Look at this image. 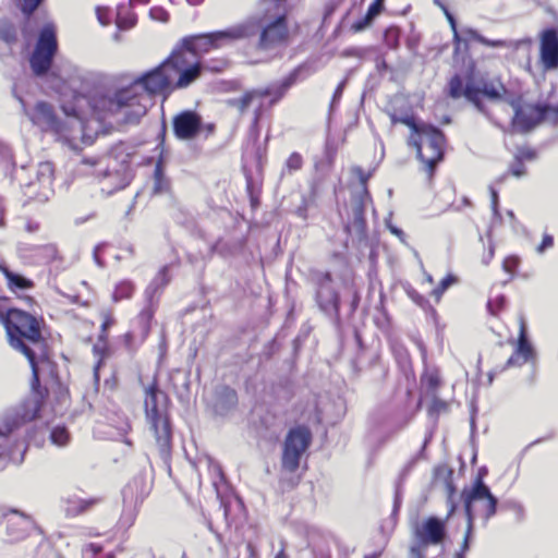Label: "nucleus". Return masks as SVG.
I'll return each instance as SVG.
<instances>
[{"label":"nucleus","instance_id":"obj_44","mask_svg":"<svg viewBox=\"0 0 558 558\" xmlns=\"http://www.w3.org/2000/svg\"><path fill=\"white\" fill-rule=\"evenodd\" d=\"M392 121L400 122V123L407 125L411 130L413 136H416L423 130V126L426 125L425 122L417 121L412 116H403L400 118L392 117Z\"/></svg>","mask_w":558,"mask_h":558},{"label":"nucleus","instance_id":"obj_7","mask_svg":"<svg viewBox=\"0 0 558 558\" xmlns=\"http://www.w3.org/2000/svg\"><path fill=\"white\" fill-rule=\"evenodd\" d=\"M313 300L319 311L335 327L341 326V294L329 270H314L311 274Z\"/></svg>","mask_w":558,"mask_h":558},{"label":"nucleus","instance_id":"obj_37","mask_svg":"<svg viewBox=\"0 0 558 558\" xmlns=\"http://www.w3.org/2000/svg\"><path fill=\"white\" fill-rule=\"evenodd\" d=\"M26 251L34 252V256L38 258L41 264H49L57 259L58 250L54 244H45L38 246H31L25 248Z\"/></svg>","mask_w":558,"mask_h":558},{"label":"nucleus","instance_id":"obj_1","mask_svg":"<svg viewBox=\"0 0 558 558\" xmlns=\"http://www.w3.org/2000/svg\"><path fill=\"white\" fill-rule=\"evenodd\" d=\"M173 57L174 53H170L158 65L141 73L126 85L135 104V109L125 114L126 123H138L146 113V106L141 104L143 94L150 97L162 96L166 99L173 93L172 78L175 77V72L170 68Z\"/></svg>","mask_w":558,"mask_h":558},{"label":"nucleus","instance_id":"obj_6","mask_svg":"<svg viewBox=\"0 0 558 558\" xmlns=\"http://www.w3.org/2000/svg\"><path fill=\"white\" fill-rule=\"evenodd\" d=\"M452 62L454 60L452 59ZM461 65V71L454 73L447 84L446 94L451 99L464 98L472 104L474 108L482 114L488 117L489 110L483 101V96L475 88V70L476 63L469 54V49L460 50L459 62L453 63L454 68Z\"/></svg>","mask_w":558,"mask_h":558},{"label":"nucleus","instance_id":"obj_13","mask_svg":"<svg viewBox=\"0 0 558 558\" xmlns=\"http://www.w3.org/2000/svg\"><path fill=\"white\" fill-rule=\"evenodd\" d=\"M58 52L57 29L53 23H46L38 33L29 65L35 76L47 75Z\"/></svg>","mask_w":558,"mask_h":558},{"label":"nucleus","instance_id":"obj_64","mask_svg":"<svg viewBox=\"0 0 558 558\" xmlns=\"http://www.w3.org/2000/svg\"><path fill=\"white\" fill-rule=\"evenodd\" d=\"M279 350V344L276 339H271L264 348V355L270 359Z\"/></svg>","mask_w":558,"mask_h":558},{"label":"nucleus","instance_id":"obj_53","mask_svg":"<svg viewBox=\"0 0 558 558\" xmlns=\"http://www.w3.org/2000/svg\"><path fill=\"white\" fill-rule=\"evenodd\" d=\"M302 166H303V158L296 151L292 153L286 161V167L288 168L289 171L300 170L302 168Z\"/></svg>","mask_w":558,"mask_h":558},{"label":"nucleus","instance_id":"obj_32","mask_svg":"<svg viewBox=\"0 0 558 558\" xmlns=\"http://www.w3.org/2000/svg\"><path fill=\"white\" fill-rule=\"evenodd\" d=\"M464 514L466 519V530L464 533V537L461 544V547L458 551H456L453 558H465L466 553L471 547V542L474 532V520L475 513L474 508H464Z\"/></svg>","mask_w":558,"mask_h":558},{"label":"nucleus","instance_id":"obj_18","mask_svg":"<svg viewBox=\"0 0 558 558\" xmlns=\"http://www.w3.org/2000/svg\"><path fill=\"white\" fill-rule=\"evenodd\" d=\"M124 509L120 518V525L129 529L133 525L136 512L135 507L143 502L147 492L145 490V478L142 475L133 477L122 489Z\"/></svg>","mask_w":558,"mask_h":558},{"label":"nucleus","instance_id":"obj_59","mask_svg":"<svg viewBox=\"0 0 558 558\" xmlns=\"http://www.w3.org/2000/svg\"><path fill=\"white\" fill-rule=\"evenodd\" d=\"M554 246V236L551 234L545 233L543 235L542 242L537 245L536 252L538 254L545 253L548 248Z\"/></svg>","mask_w":558,"mask_h":558},{"label":"nucleus","instance_id":"obj_38","mask_svg":"<svg viewBox=\"0 0 558 558\" xmlns=\"http://www.w3.org/2000/svg\"><path fill=\"white\" fill-rule=\"evenodd\" d=\"M464 35L466 36L465 40L472 39L475 40L486 47L490 48H502L506 47L507 44L502 39H489L483 36L477 29L472 27H466L463 29ZM464 40V38H462Z\"/></svg>","mask_w":558,"mask_h":558},{"label":"nucleus","instance_id":"obj_51","mask_svg":"<svg viewBox=\"0 0 558 558\" xmlns=\"http://www.w3.org/2000/svg\"><path fill=\"white\" fill-rule=\"evenodd\" d=\"M517 159L521 161H534L537 158V153L535 149L530 147H518L517 153L514 154Z\"/></svg>","mask_w":558,"mask_h":558},{"label":"nucleus","instance_id":"obj_25","mask_svg":"<svg viewBox=\"0 0 558 558\" xmlns=\"http://www.w3.org/2000/svg\"><path fill=\"white\" fill-rule=\"evenodd\" d=\"M475 88L477 93L481 94L484 98L489 101H505L509 97H515L517 95L509 92L506 85L502 83L500 76L494 77H481L480 80L475 78Z\"/></svg>","mask_w":558,"mask_h":558},{"label":"nucleus","instance_id":"obj_39","mask_svg":"<svg viewBox=\"0 0 558 558\" xmlns=\"http://www.w3.org/2000/svg\"><path fill=\"white\" fill-rule=\"evenodd\" d=\"M344 289L350 295L348 315L353 316L360 306L361 302V288L352 280L350 283L344 282Z\"/></svg>","mask_w":558,"mask_h":558},{"label":"nucleus","instance_id":"obj_62","mask_svg":"<svg viewBox=\"0 0 558 558\" xmlns=\"http://www.w3.org/2000/svg\"><path fill=\"white\" fill-rule=\"evenodd\" d=\"M384 10V4L383 3H379V1H373L368 8H367V11L366 13L373 19L375 20L380 13L381 11Z\"/></svg>","mask_w":558,"mask_h":558},{"label":"nucleus","instance_id":"obj_42","mask_svg":"<svg viewBox=\"0 0 558 558\" xmlns=\"http://www.w3.org/2000/svg\"><path fill=\"white\" fill-rule=\"evenodd\" d=\"M501 510L511 511L515 515L518 522H522L525 518V510L521 502L515 499H506L501 502Z\"/></svg>","mask_w":558,"mask_h":558},{"label":"nucleus","instance_id":"obj_3","mask_svg":"<svg viewBox=\"0 0 558 558\" xmlns=\"http://www.w3.org/2000/svg\"><path fill=\"white\" fill-rule=\"evenodd\" d=\"M351 171L359 179L361 189L351 193L343 230L352 238L353 243H355L359 250L371 248L372 244L368 236L365 209L372 203L367 183L373 175V171L365 172L360 166L352 167Z\"/></svg>","mask_w":558,"mask_h":558},{"label":"nucleus","instance_id":"obj_23","mask_svg":"<svg viewBox=\"0 0 558 558\" xmlns=\"http://www.w3.org/2000/svg\"><path fill=\"white\" fill-rule=\"evenodd\" d=\"M25 171V167L22 166L20 171L15 172V180L19 181L22 187H26L27 191L25 193H29L31 195H45L40 190L47 191L50 190L53 182V173L54 168L53 163L50 161L40 162L37 165L35 170L36 180L33 181H24L22 178Z\"/></svg>","mask_w":558,"mask_h":558},{"label":"nucleus","instance_id":"obj_28","mask_svg":"<svg viewBox=\"0 0 558 558\" xmlns=\"http://www.w3.org/2000/svg\"><path fill=\"white\" fill-rule=\"evenodd\" d=\"M239 402L236 391L227 385L216 387L214 392V413L218 416H227L235 410Z\"/></svg>","mask_w":558,"mask_h":558},{"label":"nucleus","instance_id":"obj_12","mask_svg":"<svg viewBox=\"0 0 558 558\" xmlns=\"http://www.w3.org/2000/svg\"><path fill=\"white\" fill-rule=\"evenodd\" d=\"M90 110L100 119L125 110V113L135 109L131 90L122 86L113 90H96L86 97Z\"/></svg>","mask_w":558,"mask_h":558},{"label":"nucleus","instance_id":"obj_16","mask_svg":"<svg viewBox=\"0 0 558 558\" xmlns=\"http://www.w3.org/2000/svg\"><path fill=\"white\" fill-rule=\"evenodd\" d=\"M507 104L513 109L511 126L522 133L532 132L536 126L546 121L548 108L542 102L523 105L522 96L509 97Z\"/></svg>","mask_w":558,"mask_h":558},{"label":"nucleus","instance_id":"obj_46","mask_svg":"<svg viewBox=\"0 0 558 558\" xmlns=\"http://www.w3.org/2000/svg\"><path fill=\"white\" fill-rule=\"evenodd\" d=\"M171 190V181L168 177L154 180L153 194L162 195Z\"/></svg>","mask_w":558,"mask_h":558},{"label":"nucleus","instance_id":"obj_20","mask_svg":"<svg viewBox=\"0 0 558 558\" xmlns=\"http://www.w3.org/2000/svg\"><path fill=\"white\" fill-rule=\"evenodd\" d=\"M25 114L43 131L61 135L68 130L65 121L56 113L53 106L48 101L38 100L33 111L25 110Z\"/></svg>","mask_w":558,"mask_h":558},{"label":"nucleus","instance_id":"obj_41","mask_svg":"<svg viewBox=\"0 0 558 558\" xmlns=\"http://www.w3.org/2000/svg\"><path fill=\"white\" fill-rule=\"evenodd\" d=\"M401 31L397 26H389L384 31L383 40L392 50L400 46Z\"/></svg>","mask_w":558,"mask_h":558},{"label":"nucleus","instance_id":"obj_29","mask_svg":"<svg viewBox=\"0 0 558 558\" xmlns=\"http://www.w3.org/2000/svg\"><path fill=\"white\" fill-rule=\"evenodd\" d=\"M514 351L522 359L521 363H531L533 371L536 369V350L529 339L527 327L523 318L520 320L519 336Z\"/></svg>","mask_w":558,"mask_h":558},{"label":"nucleus","instance_id":"obj_47","mask_svg":"<svg viewBox=\"0 0 558 558\" xmlns=\"http://www.w3.org/2000/svg\"><path fill=\"white\" fill-rule=\"evenodd\" d=\"M507 304V298L504 294L497 295L494 300H488L487 310L492 315H496Z\"/></svg>","mask_w":558,"mask_h":558},{"label":"nucleus","instance_id":"obj_17","mask_svg":"<svg viewBox=\"0 0 558 558\" xmlns=\"http://www.w3.org/2000/svg\"><path fill=\"white\" fill-rule=\"evenodd\" d=\"M134 178V170L129 155H124L119 161L109 159L104 177L100 181L101 192L112 195L114 192L125 189Z\"/></svg>","mask_w":558,"mask_h":558},{"label":"nucleus","instance_id":"obj_9","mask_svg":"<svg viewBox=\"0 0 558 558\" xmlns=\"http://www.w3.org/2000/svg\"><path fill=\"white\" fill-rule=\"evenodd\" d=\"M247 28L244 26L231 25L225 29L193 34L183 37L174 49L180 53L190 52L194 56L208 52L210 49H218L228 43L243 40L247 35Z\"/></svg>","mask_w":558,"mask_h":558},{"label":"nucleus","instance_id":"obj_4","mask_svg":"<svg viewBox=\"0 0 558 558\" xmlns=\"http://www.w3.org/2000/svg\"><path fill=\"white\" fill-rule=\"evenodd\" d=\"M3 327L10 345L23 353L27 360L37 354L31 345L39 347L44 351L46 341L36 316L16 307H9Z\"/></svg>","mask_w":558,"mask_h":558},{"label":"nucleus","instance_id":"obj_61","mask_svg":"<svg viewBox=\"0 0 558 558\" xmlns=\"http://www.w3.org/2000/svg\"><path fill=\"white\" fill-rule=\"evenodd\" d=\"M159 287L157 286V282L151 281L147 288L145 289V299L149 303V305L153 304L154 296L159 293Z\"/></svg>","mask_w":558,"mask_h":558},{"label":"nucleus","instance_id":"obj_19","mask_svg":"<svg viewBox=\"0 0 558 558\" xmlns=\"http://www.w3.org/2000/svg\"><path fill=\"white\" fill-rule=\"evenodd\" d=\"M171 53H174V57L170 68L175 72V77L172 78L173 92L187 88L201 77L203 66L199 62H190L179 49H173Z\"/></svg>","mask_w":558,"mask_h":558},{"label":"nucleus","instance_id":"obj_5","mask_svg":"<svg viewBox=\"0 0 558 558\" xmlns=\"http://www.w3.org/2000/svg\"><path fill=\"white\" fill-rule=\"evenodd\" d=\"M32 368L31 390L32 398L24 400L20 408L14 411V423L10 425V430H15L26 422H31L39 417L48 390L40 384V372L47 369L53 380L58 379L57 364L50 361L44 352L38 360L37 354H33L27 360Z\"/></svg>","mask_w":558,"mask_h":558},{"label":"nucleus","instance_id":"obj_31","mask_svg":"<svg viewBox=\"0 0 558 558\" xmlns=\"http://www.w3.org/2000/svg\"><path fill=\"white\" fill-rule=\"evenodd\" d=\"M100 497H90L87 499L83 498H75V499H69L68 506H66V514L71 517H76L86 513L92 508L97 506L101 502Z\"/></svg>","mask_w":558,"mask_h":558},{"label":"nucleus","instance_id":"obj_22","mask_svg":"<svg viewBox=\"0 0 558 558\" xmlns=\"http://www.w3.org/2000/svg\"><path fill=\"white\" fill-rule=\"evenodd\" d=\"M0 517L7 519V541L10 543L24 539L35 526L28 514L16 509L0 508Z\"/></svg>","mask_w":558,"mask_h":558},{"label":"nucleus","instance_id":"obj_52","mask_svg":"<svg viewBox=\"0 0 558 558\" xmlns=\"http://www.w3.org/2000/svg\"><path fill=\"white\" fill-rule=\"evenodd\" d=\"M416 462H417V458H412V459H410L407 462V464L402 468V470L399 473V476H398V478L396 481V485H400V486L403 487V484H404L407 477L409 476V474L413 470V468L416 464Z\"/></svg>","mask_w":558,"mask_h":558},{"label":"nucleus","instance_id":"obj_35","mask_svg":"<svg viewBox=\"0 0 558 558\" xmlns=\"http://www.w3.org/2000/svg\"><path fill=\"white\" fill-rule=\"evenodd\" d=\"M45 0H21L20 10L24 15L26 23L22 27V35L26 40L32 37V33L28 31L27 23L33 17L35 11L41 5Z\"/></svg>","mask_w":558,"mask_h":558},{"label":"nucleus","instance_id":"obj_36","mask_svg":"<svg viewBox=\"0 0 558 558\" xmlns=\"http://www.w3.org/2000/svg\"><path fill=\"white\" fill-rule=\"evenodd\" d=\"M0 167L4 175H10L15 179L13 172L16 170V165L12 149L9 145L0 143Z\"/></svg>","mask_w":558,"mask_h":558},{"label":"nucleus","instance_id":"obj_27","mask_svg":"<svg viewBox=\"0 0 558 558\" xmlns=\"http://www.w3.org/2000/svg\"><path fill=\"white\" fill-rule=\"evenodd\" d=\"M434 481L441 482L447 493L448 517L452 515L459 507L457 499V487L453 483V470L447 465H437L434 468Z\"/></svg>","mask_w":558,"mask_h":558},{"label":"nucleus","instance_id":"obj_15","mask_svg":"<svg viewBox=\"0 0 558 558\" xmlns=\"http://www.w3.org/2000/svg\"><path fill=\"white\" fill-rule=\"evenodd\" d=\"M312 432L305 425H298L288 430L282 448L281 465L293 473L300 466V461L304 452L312 444Z\"/></svg>","mask_w":558,"mask_h":558},{"label":"nucleus","instance_id":"obj_40","mask_svg":"<svg viewBox=\"0 0 558 558\" xmlns=\"http://www.w3.org/2000/svg\"><path fill=\"white\" fill-rule=\"evenodd\" d=\"M134 291V284L130 280H123L116 284L112 293L113 302H120L121 300L129 299L132 296Z\"/></svg>","mask_w":558,"mask_h":558},{"label":"nucleus","instance_id":"obj_33","mask_svg":"<svg viewBox=\"0 0 558 558\" xmlns=\"http://www.w3.org/2000/svg\"><path fill=\"white\" fill-rule=\"evenodd\" d=\"M2 271L12 291H24L34 287V282L21 274L14 272L5 267L2 268Z\"/></svg>","mask_w":558,"mask_h":558},{"label":"nucleus","instance_id":"obj_57","mask_svg":"<svg viewBox=\"0 0 558 558\" xmlns=\"http://www.w3.org/2000/svg\"><path fill=\"white\" fill-rule=\"evenodd\" d=\"M149 15L153 20L159 22H168L169 13L162 7H153L149 11Z\"/></svg>","mask_w":558,"mask_h":558},{"label":"nucleus","instance_id":"obj_2","mask_svg":"<svg viewBox=\"0 0 558 558\" xmlns=\"http://www.w3.org/2000/svg\"><path fill=\"white\" fill-rule=\"evenodd\" d=\"M169 397L160 390L155 379L145 389L144 410L149 429L153 432L159 456L163 463L170 468L172 453L173 426L167 411Z\"/></svg>","mask_w":558,"mask_h":558},{"label":"nucleus","instance_id":"obj_11","mask_svg":"<svg viewBox=\"0 0 558 558\" xmlns=\"http://www.w3.org/2000/svg\"><path fill=\"white\" fill-rule=\"evenodd\" d=\"M310 64L303 62L295 66L282 80L274 82L264 88H256L245 92L240 98L233 99L231 102L238 110L243 113L250 105L257 98L270 97L269 106L278 104L288 90L299 81L304 72H308Z\"/></svg>","mask_w":558,"mask_h":558},{"label":"nucleus","instance_id":"obj_49","mask_svg":"<svg viewBox=\"0 0 558 558\" xmlns=\"http://www.w3.org/2000/svg\"><path fill=\"white\" fill-rule=\"evenodd\" d=\"M488 190H489V194H490V207H492L493 216L495 219L501 220V213L499 209L498 191L493 185H489Z\"/></svg>","mask_w":558,"mask_h":558},{"label":"nucleus","instance_id":"obj_54","mask_svg":"<svg viewBox=\"0 0 558 558\" xmlns=\"http://www.w3.org/2000/svg\"><path fill=\"white\" fill-rule=\"evenodd\" d=\"M114 324V319L110 316V315H107L105 316L102 323H101V326H100V333L98 336V341L99 342H102L104 344H106L107 342V338H108V330L109 328H111V326Z\"/></svg>","mask_w":558,"mask_h":558},{"label":"nucleus","instance_id":"obj_8","mask_svg":"<svg viewBox=\"0 0 558 558\" xmlns=\"http://www.w3.org/2000/svg\"><path fill=\"white\" fill-rule=\"evenodd\" d=\"M235 26L246 27L247 35L243 39H250L259 34L256 49L267 51L287 41L289 37L288 17L286 14H278L266 22L260 14L251 15Z\"/></svg>","mask_w":558,"mask_h":558},{"label":"nucleus","instance_id":"obj_21","mask_svg":"<svg viewBox=\"0 0 558 558\" xmlns=\"http://www.w3.org/2000/svg\"><path fill=\"white\" fill-rule=\"evenodd\" d=\"M172 132L180 141H192L201 135L203 117L195 109H184L173 116Z\"/></svg>","mask_w":558,"mask_h":558},{"label":"nucleus","instance_id":"obj_43","mask_svg":"<svg viewBox=\"0 0 558 558\" xmlns=\"http://www.w3.org/2000/svg\"><path fill=\"white\" fill-rule=\"evenodd\" d=\"M50 440L57 446H65L70 440V433L63 425L54 426L50 432Z\"/></svg>","mask_w":558,"mask_h":558},{"label":"nucleus","instance_id":"obj_24","mask_svg":"<svg viewBox=\"0 0 558 558\" xmlns=\"http://www.w3.org/2000/svg\"><path fill=\"white\" fill-rule=\"evenodd\" d=\"M539 61L546 71L558 70V31L554 27L541 33Z\"/></svg>","mask_w":558,"mask_h":558},{"label":"nucleus","instance_id":"obj_58","mask_svg":"<svg viewBox=\"0 0 558 558\" xmlns=\"http://www.w3.org/2000/svg\"><path fill=\"white\" fill-rule=\"evenodd\" d=\"M548 108L546 113V121H549L554 126H558V106H551L548 102H542Z\"/></svg>","mask_w":558,"mask_h":558},{"label":"nucleus","instance_id":"obj_50","mask_svg":"<svg viewBox=\"0 0 558 558\" xmlns=\"http://www.w3.org/2000/svg\"><path fill=\"white\" fill-rule=\"evenodd\" d=\"M508 173L520 179L526 174V168L524 162L514 157L513 161L510 163Z\"/></svg>","mask_w":558,"mask_h":558},{"label":"nucleus","instance_id":"obj_63","mask_svg":"<svg viewBox=\"0 0 558 558\" xmlns=\"http://www.w3.org/2000/svg\"><path fill=\"white\" fill-rule=\"evenodd\" d=\"M336 155H337V149L327 143L325 146V150H324V157H325L326 163L328 166H332Z\"/></svg>","mask_w":558,"mask_h":558},{"label":"nucleus","instance_id":"obj_48","mask_svg":"<svg viewBox=\"0 0 558 558\" xmlns=\"http://www.w3.org/2000/svg\"><path fill=\"white\" fill-rule=\"evenodd\" d=\"M374 20L365 13L363 16L355 20L351 25V31L354 33H361L368 28L373 24Z\"/></svg>","mask_w":558,"mask_h":558},{"label":"nucleus","instance_id":"obj_10","mask_svg":"<svg viewBox=\"0 0 558 558\" xmlns=\"http://www.w3.org/2000/svg\"><path fill=\"white\" fill-rule=\"evenodd\" d=\"M446 136L442 130L434 124L426 123L423 130L411 136L409 145L416 149L417 159L425 165V171L433 175L437 165L445 156Z\"/></svg>","mask_w":558,"mask_h":558},{"label":"nucleus","instance_id":"obj_60","mask_svg":"<svg viewBox=\"0 0 558 558\" xmlns=\"http://www.w3.org/2000/svg\"><path fill=\"white\" fill-rule=\"evenodd\" d=\"M136 16L130 15L126 19H122L121 16L118 17L117 26L119 29L126 31L132 28L136 24Z\"/></svg>","mask_w":558,"mask_h":558},{"label":"nucleus","instance_id":"obj_34","mask_svg":"<svg viewBox=\"0 0 558 558\" xmlns=\"http://www.w3.org/2000/svg\"><path fill=\"white\" fill-rule=\"evenodd\" d=\"M19 40L15 24L8 17L0 19V41L12 48Z\"/></svg>","mask_w":558,"mask_h":558},{"label":"nucleus","instance_id":"obj_56","mask_svg":"<svg viewBox=\"0 0 558 558\" xmlns=\"http://www.w3.org/2000/svg\"><path fill=\"white\" fill-rule=\"evenodd\" d=\"M151 281L157 282L159 290L163 289L170 281L168 266L161 267V269Z\"/></svg>","mask_w":558,"mask_h":558},{"label":"nucleus","instance_id":"obj_26","mask_svg":"<svg viewBox=\"0 0 558 558\" xmlns=\"http://www.w3.org/2000/svg\"><path fill=\"white\" fill-rule=\"evenodd\" d=\"M445 534V523L437 517H428L422 525L416 529L415 535L418 541V547L437 545L441 542Z\"/></svg>","mask_w":558,"mask_h":558},{"label":"nucleus","instance_id":"obj_14","mask_svg":"<svg viewBox=\"0 0 558 558\" xmlns=\"http://www.w3.org/2000/svg\"><path fill=\"white\" fill-rule=\"evenodd\" d=\"M488 470L486 466H481L472 481L471 486H464L460 499L463 502V508H474L476 501L486 500L485 512L483 514L484 524H486L498 511L499 500L492 493L489 486L485 483L484 478Z\"/></svg>","mask_w":558,"mask_h":558},{"label":"nucleus","instance_id":"obj_55","mask_svg":"<svg viewBox=\"0 0 558 558\" xmlns=\"http://www.w3.org/2000/svg\"><path fill=\"white\" fill-rule=\"evenodd\" d=\"M520 265V258L515 255L507 256L502 262V269L508 274H513Z\"/></svg>","mask_w":558,"mask_h":558},{"label":"nucleus","instance_id":"obj_30","mask_svg":"<svg viewBox=\"0 0 558 558\" xmlns=\"http://www.w3.org/2000/svg\"><path fill=\"white\" fill-rule=\"evenodd\" d=\"M434 3L442 11L446 16L450 28L453 34V60L454 63L459 62L460 50L463 48L465 51L469 49V43L463 40L458 31V22L453 13L449 10L448 5L442 0H433Z\"/></svg>","mask_w":558,"mask_h":558},{"label":"nucleus","instance_id":"obj_45","mask_svg":"<svg viewBox=\"0 0 558 558\" xmlns=\"http://www.w3.org/2000/svg\"><path fill=\"white\" fill-rule=\"evenodd\" d=\"M457 277L452 274H448L444 277L438 286L433 290V295L439 299L453 283L457 282Z\"/></svg>","mask_w":558,"mask_h":558}]
</instances>
